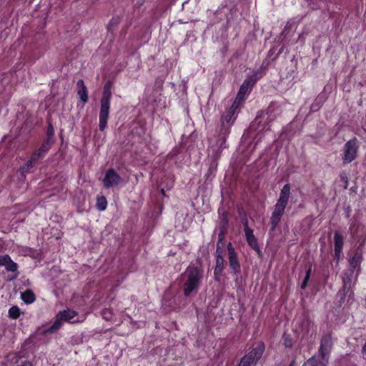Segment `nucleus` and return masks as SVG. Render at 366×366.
<instances>
[{
  "label": "nucleus",
  "instance_id": "obj_10",
  "mask_svg": "<svg viewBox=\"0 0 366 366\" xmlns=\"http://www.w3.org/2000/svg\"><path fill=\"white\" fill-rule=\"evenodd\" d=\"M265 350V345L264 342L259 341L257 345L252 348L249 352H247L244 356L254 362L255 365L258 363L259 360L262 358L264 352Z\"/></svg>",
  "mask_w": 366,
  "mask_h": 366
},
{
  "label": "nucleus",
  "instance_id": "obj_12",
  "mask_svg": "<svg viewBox=\"0 0 366 366\" xmlns=\"http://www.w3.org/2000/svg\"><path fill=\"white\" fill-rule=\"evenodd\" d=\"M254 86V85H253L249 80L245 79L242 85L240 86L237 97L234 102L241 105L242 103L245 100L246 94H247L252 91Z\"/></svg>",
  "mask_w": 366,
  "mask_h": 366
},
{
  "label": "nucleus",
  "instance_id": "obj_31",
  "mask_svg": "<svg viewBox=\"0 0 366 366\" xmlns=\"http://www.w3.org/2000/svg\"><path fill=\"white\" fill-rule=\"evenodd\" d=\"M96 207L99 211H104L107 207V198L103 195L97 197Z\"/></svg>",
  "mask_w": 366,
  "mask_h": 366
},
{
  "label": "nucleus",
  "instance_id": "obj_23",
  "mask_svg": "<svg viewBox=\"0 0 366 366\" xmlns=\"http://www.w3.org/2000/svg\"><path fill=\"white\" fill-rule=\"evenodd\" d=\"M21 252L24 254V255L29 256L35 259H41V252L40 249L24 247L21 249Z\"/></svg>",
  "mask_w": 366,
  "mask_h": 366
},
{
  "label": "nucleus",
  "instance_id": "obj_19",
  "mask_svg": "<svg viewBox=\"0 0 366 366\" xmlns=\"http://www.w3.org/2000/svg\"><path fill=\"white\" fill-rule=\"evenodd\" d=\"M77 86V94L81 99V101L85 104L88 102V92L87 88L85 86V84L83 79H79L76 83Z\"/></svg>",
  "mask_w": 366,
  "mask_h": 366
},
{
  "label": "nucleus",
  "instance_id": "obj_18",
  "mask_svg": "<svg viewBox=\"0 0 366 366\" xmlns=\"http://www.w3.org/2000/svg\"><path fill=\"white\" fill-rule=\"evenodd\" d=\"M329 360L318 355H313L310 357L302 366H327Z\"/></svg>",
  "mask_w": 366,
  "mask_h": 366
},
{
  "label": "nucleus",
  "instance_id": "obj_48",
  "mask_svg": "<svg viewBox=\"0 0 366 366\" xmlns=\"http://www.w3.org/2000/svg\"><path fill=\"white\" fill-rule=\"evenodd\" d=\"M274 53V51H273V49H271L269 52H268V54L269 56H271Z\"/></svg>",
  "mask_w": 366,
  "mask_h": 366
},
{
  "label": "nucleus",
  "instance_id": "obj_40",
  "mask_svg": "<svg viewBox=\"0 0 366 366\" xmlns=\"http://www.w3.org/2000/svg\"><path fill=\"white\" fill-rule=\"evenodd\" d=\"M224 237H225V234L224 233V232L222 231H220L218 234V242H217V249H216V253H218L219 251H222V249H221V247L219 246V244H223V241L224 239Z\"/></svg>",
  "mask_w": 366,
  "mask_h": 366
},
{
  "label": "nucleus",
  "instance_id": "obj_50",
  "mask_svg": "<svg viewBox=\"0 0 366 366\" xmlns=\"http://www.w3.org/2000/svg\"><path fill=\"white\" fill-rule=\"evenodd\" d=\"M305 274H311V269H308L306 271Z\"/></svg>",
  "mask_w": 366,
  "mask_h": 366
},
{
  "label": "nucleus",
  "instance_id": "obj_28",
  "mask_svg": "<svg viewBox=\"0 0 366 366\" xmlns=\"http://www.w3.org/2000/svg\"><path fill=\"white\" fill-rule=\"evenodd\" d=\"M352 236L353 237H355L356 240L357 241L359 245L356 250L362 251L363 247L366 244V232H363L360 234H357L355 236V232H352Z\"/></svg>",
  "mask_w": 366,
  "mask_h": 366
},
{
  "label": "nucleus",
  "instance_id": "obj_46",
  "mask_svg": "<svg viewBox=\"0 0 366 366\" xmlns=\"http://www.w3.org/2000/svg\"><path fill=\"white\" fill-rule=\"evenodd\" d=\"M310 277V276H305V279L302 281V285H301L302 289H305L307 287Z\"/></svg>",
  "mask_w": 366,
  "mask_h": 366
},
{
  "label": "nucleus",
  "instance_id": "obj_21",
  "mask_svg": "<svg viewBox=\"0 0 366 366\" xmlns=\"http://www.w3.org/2000/svg\"><path fill=\"white\" fill-rule=\"evenodd\" d=\"M77 312L74 310H64L58 312L57 317L64 322H70L73 318L77 316Z\"/></svg>",
  "mask_w": 366,
  "mask_h": 366
},
{
  "label": "nucleus",
  "instance_id": "obj_33",
  "mask_svg": "<svg viewBox=\"0 0 366 366\" xmlns=\"http://www.w3.org/2000/svg\"><path fill=\"white\" fill-rule=\"evenodd\" d=\"M53 144L54 143L52 142H49L48 139H44L38 149L46 155Z\"/></svg>",
  "mask_w": 366,
  "mask_h": 366
},
{
  "label": "nucleus",
  "instance_id": "obj_4",
  "mask_svg": "<svg viewBox=\"0 0 366 366\" xmlns=\"http://www.w3.org/2000/svg\"><path fill=\"white\" fill-rule=\"evenodd\" d=\"M360 149V142L357 137L350 139L343 146L342 161L343 165H347L355 161L357 157Z\"/></svg>",
  "mask_w": 366,
  "mask_h": 366
},
{
  "label": "nucleus",
  "instance_id": "obj_43",
  "mask_svg": "<svg viewBox=\"0 0 366 366\" xmlns=\"http://www.w3.org/2000/svg\"><path fill=\"white\" fill-rule=\"evenodd\" d=\"M102 315L103 318L107 320H111L112 317V313L111 312L109 309H104L102 311Z\"/></svg>",
  "mask_w": 366,
  "mask_h": 366
},
{
  "label": "nucleus",
  "instance_id": "obj_35",
  "mask_svg": "<svg viewBox=\"0 0 366 366\" xmlns=\"http://www.w3.org/2000/svg\"><path fill=\"white\" fill-rule=\"evenodd\" d=\"M61 322H62V320H60L59 318H58V317L56 316V320L46 330V332L54 333V332H56L57 330H59L61 328V325H62Z\"/></svg>",
  "mask_w": 366,
  "mask_h": 366
},
{
  "label": "nucleus",
  "instance_id": "obj_39",
  "mask_svg": "<svg viewBox=\"0 0 366 366\" xmlns=\"http://www.w3.org/2000/svg\"><path fill=\"white\" fill-rule=\"evenodd\" d=\"M241 222H242V224H243V227H244V234L247 233L248 232L253 231L249 227L248 219H247V215L245 214H244V215L241 217Z\"/></svg>",
  "mask_w": 366,
  "mask_h": 366
},
{
  "label": "nucleus",
  "instance_id": "obj_17",
  "mask_svg": "<svg viewBox=\"0 0 366 366\" xmlns=\"http://www.w3.org/2000/svg\"><path fill=\"white\" fill-rule=\"evenodd\" d=\"M5 267L8 272H14L17 270L18 264L14 262L9 254L0 255V267Z\"/></svg>",
  "mask_w": 366,
  "mask_h": 366
},
{
  "label": "nucleus",
  "instance_id": "obj_30",
  "mask_svg": "<svg viewBox=\"0 0 366 366\" xmlns=\"http://www.w3.org/2000/svg\"><path fill=\"white\" fill-rule=\"evenodd\" d=\"M36 164H37V163L33 161L32 158L30 157L29 159L20 167V170L23 174L29 173L30 169Z\"/></svg>",
  "mask_w": 366,
  "mask_h": 366
},
{
  "label": "nucleus",
  "instance_id": "obj_29",
  "mask_svg": "<svg viewBox=\"0 0 366 366\" xmlns=\"http://www.w3.org/2000/svg\"><path fill=\"white\" fill-rule=\"evenodd\" d=\"M264 76L262 72L259 71L258 69H255L252 71V74L248 76L246 79L249 80L253 85H255L257 81L262 79Z\"/></svg>",
  "mask_w": 366,
  "mask_h": 366
},
{
  "label": "nucleus",
  "instance_id": "obj_11",
  "mask_svg": "<svg viewBox=\"0 0 366 366\" xmlns=\"http://www.w3.org/2000/svg\"><path fill=\"white\" fill-rule=\"evenodd\" d=\"M202 276H188V279L183 285L184 295L186 297L190 296L191 293L197 290Z\"/></svg>",
  "mask_w": 366,
  "mask_h": 366
},
{
  "label": "nucleus",
  "instance_id": "obj_24",
  "mask_svg": "<svg viewBox=\"0 0 366 366\" xmlns=\"http://www.w3.org/2000/svg\"><path fill=\"white\" fill-rule=\"evenodd\" d=\"M222 251H219L218 253H216V267L214 269V274H218L223 271L224 267L225 261L222 257Z\"/></svg>",
  "mask_w": 366,
  "mask_h": 366
},
{
  "label": "nucleus",
  "instance_id": "obj_47",
  "mask_svg": "<svg viewBox=\"0 0 366 366\" xmlns=\"http://www.w3.org/2000/svg\"><path fill=\"white\" fill-rule=\"evenodd\" d=\"M9 277L7 279V280L11 281V280H14V279H16L17 276L14 275V276H9Z\"/></svg>",
  "mask_w": 366,
  "mask_h": 366
},
{
  "label": "nucleus",
  "instance_id": "obj_16",
  "mask_svg": "<svg viewBox=\"0 0 366 366\" xmlns=\"http://www.w3.org/2000/svg\"><path fill=\"white\" fill-rule=\"evenodd\" d=\"M244 234H245L246 241H247L248 245L256 252L259 258H262L263 254L259 248L257 239L254 235L253 231L248 232L247 233H246Z\"/></svg>",
  "mask_w": 366,
  "mask_h": 366
},
{
  "label": "nucleus",
  "instance_id": "obj_13",
  "mask_svg": "<svg viewBox=\"0 0 366 366\" xmlns=\"http://www.w3.org/2000/svg\"><path fill=\"white\" fill-rule=\"evenodd\" d=\"M344 246V237L338 231L334 232V257L339 261L342 254Z\"/></svg>",
  "mask_w": 366,
  "mask_h": 366
},
{
  "label": "nucleus",
  "instance_id": "obj_1",
  "mask_svg": "<svg viewBox=\"0 0 366 366\" xmlns=\"http://www.w3.org/2000/svg\"><path fill=\"white\" fill-rule=\"evenodd\" d=\"M241 105L233 102L232 105L227 109L220 117V122L218 126V141L220 142L219 147L224 148L227 139L231 132V128L234 125Z\"/></svg>",
  "mask_w": 366,
  "mask_h": 366
},
{
  "label": "nucleus",
  "instance_id": "obj_9",
  "mask_svg": "<svg viewBox=\"0 0 366 366\" xmlns=\"http://www.w3.org/2000/svg\"><path fill=\"white\" fill-rule=\"evenodd\" d=\"M228 251V259L229 267L234 274L239 273L240 271V263L237 257V254L235 252L231 242H229L227 246Z\"/></svg>",
  "mask_w": 366,
  "mask_h": 366
},
{
  "label": "nucleus",
  "instance_id": "obj_3",
  "mask_svg": "<svg viewBox=\"0 0 366 366\" xmlns=\"http://www.w3.org/2000/svg\"><path fill=\"white\" fill-rule=\"evenodd\" d=\"M112 81L108 80L103 86L102 96L100 99V112L99 115V129L101 132H104L107 126L111 100L112 97Z\"/></svg>",
  "mask_w": 366,
  "mask_h": 366
},
{
  "label": "nucleus",
  "instance_id": "obj_14",
  "mask_svg": "<svg viewBox=\"0 0 366 366\" xmlns=\"http://www.w3.org/2000/svg\"><path fill=\"white\" fill-rule=\"evenodd\" d=\"M362 259V251L356 250L349 259L350 270L352 274L356 272V274H358Z\"/></svg>",
  "mask_w": 366,
  "mask_h": 366
},
{
  "label": "nucleus",
  "instance_id": "obj_5",
  "mask_svg": "<svg viewBox=\"0 0 366 366\" xmlns=\"http://www.w3.org/2000/svg\"><path fill=\"white\" fill-rule=\"evenodd\" d=\"M333 347V341L330 332L325 333L320 340V345L318 349V354L322 357L329 360Z\"/></svg>",
  "mask_w": 366,
  "mask_h": 366
},
{
  "label": "nucleus",
  "instance_id": "obj_8",
  "mask_svg": "<svg viewBox=\"0 0 366 366\" xmlns=\"http://www.w3.org/2000/svg\"><path fill=\"white\" fill-rule=\"evenodd\" d=\"M122 181L119 174L113 168L109 169L104 174L102 182L107 189L118 186Z\"/></svg>",
  "mask_w": 366,
  "mask_h": 366
},
{
  "label": "nucleus",
  "instance_id": "obj_22",
  "mask_svg": "<svg viewBox=\"0 0 366 366\" xmlns=\"http://www.w3.org/2000/svg\"><path fill=\"white\" fill-rule=\"evenodd\" d=\"M312 325V321L310 318L309 315L307 312H304L302 316V320L300 322V328L302 332L305 334H308Z\"/></svg>",
  "mask_w": 366,
  "mask_h": 366
},
{
  "label": "nucleus",
  "instance_id": "obj_36",
  "mask_svg": "<svg viewBox=\"0 0 366 366\" xmlns=\"http://www.w3.org/2000/svg\"><path fill=\"white\" fill-rule=\"evenodd\" d=\"M283 345L287 348H291L293 346V339L291 335L285 332L282 335Z\"/></svg>",
  "mask_w": 366,
  "mask_h": 366
},
{
  "label": "nucleus",
  "instance_id": "obj_26",
  "mask_svg": "<svg viewBox=\"0 0 366 366\" xmlns=\"http://www.w3.org/2000/svg\"><path fill=\"white\" fill-rule=\"evenodd\" d=\"M21 298L27 305L31 304L36 300L35 294L31 290L21 292Z\"/></svg>",
  "mask_w": 366,
  "mask_h": 366
},
{
  "label": "nucleus",
  "instance_id": "obj_7",
  "mask_svg": "<svg viewBox=\"0 0 366 366\" xmlns=\"http://www.w3.org/2000/svg\"><path fill=\"white\" fill-rule=\"evenodd\" d=\"M268 112L261 111L258 112L254 120L250 124V129L257 132H260L266 129L269 124L268 121Z\"/></svg>",
  "mask_w": 366,
  "mask_h": 366
},
{
  "label": "nucleus",
  "instance_id": "obj_2",
  "mask_svg": "<svg viewBox=\"0 0 366 366\" xmlns=\"http://www.w3.org/2000/svg\"><path fill=\"white\" fill-rule=\"evenodd\" d=\"M291 197V185L287 183L285 184L280 190L279 198L274 204V208L272 212L269 223L270 231L273 232L276 229L282 217L285 214V209Z\"/></svg>",
  "mask_w": 366,
  "mask_h": 366
},
{
  "label": "nucleus",
  "instance_id": "obj_45",
  "mask_svg": "<svg viewBox=\"0 0 366 366\" xmlns=\"http://www.w3.org/2000/svg\"><path fill=\"white\" fill-rule=\"evenodd\" d=\"M145 0H133L134 7L136 9L140 8L144 3Z\"/></svg>",
  "mask_w": 366,
  "mask_h": 366
},
{
  "label": "nucleus",
  "instance_id": "obj_51",
  "mask_svg": "<svg viewBox=\"0 0 366 366\" xmlns=\"http://www.w3.org/2000/svg\"><path fill=\"white\" fill-rule=\"evenodd\" d=\"M295 360H292L288 366H295Z\"/></svg>",
  "mask_w": 366,
  "mask_h": 366
},
{
  "label": "nucleus",
  "instance_id": "obj_53",
  "mask_svg": "<svg viewBox=\"0 0 366 366\" xmlns=\"http://www.w3.org/2000/svg\"><path fill=\"white\" fill-rule=\"evenodd\" d=\"M282 52V49L280 50V51L278 52V55L280 54Z\"/></svg>",
  "mask_w": 366,
  "mask_h": 366
},
{
  "label": "nucleus",
  "instance_id": "obj_41",
  "mask_svg": "<svg viewBox=\"0 0 366 366\" xmlns=\"http://www.w3.org/2000/svg\"><path fill=\"white\" fill-rule=\"evenodd\" d=\"M255 365H256L254 362H252V361H250L249 360L246 358L244 356H243L240 359V361H239V364L237 365V366H255Z\"/></svg>",
  "mask_w": 366,
  "mask_h": 366
},
{
  "label": "nucleus",
  "instance_id": "obj_6",
  "mask_svg": "<svg viewBox=\"0 0 366 366\" xmlns=\"http://www.w3.org/2000/svg\"><path fill=\"white\" fill-rule=\"evenodd\" d=\"M357 281V276H343L342 277V288L341 291L349 293V297L347 298V303L352 304L355 298L354 287Z\"/></svg>",
  "mask_w": 366,
  "mask_h": 366
},
{
  "label": "nucleus",
  "instance_id": "obj_27",
  "mask_svg": "<svg viewBox=\"0 0 366 366\" xmlns=\"http://www.w3.org/2000/svg\"><path fill=\"white\" fill-rule=\"evenodd\" d=\"M337 297L339 298L337 300V306L341 307L345 305H350L351 304L347 303V298L349 297V293L339 290L337 294Z\"/></svg>",
  "mask_w": 366,
  "mask_h": 366
},
{
  "label": "nucleus",
  "instance_id": "obj_49",
  "mask_svg": "<svg viewBox=\"0 0 366 366\" xmlns=\"http://www.w3.org/2000/svg\"><path fill=\"white\" fill-rule=\"evenodd\" d=\"M161 194H162V196L166 197V193L164 189H161Z\"/></svg>",
  "mask_w": 366,
  "mask_h": 366
},
{
  "label": "nucleus",
  "instance_id": "obj_15",
  "mask_svg": "<svg viewBox=\"0 0 366 366\" xmlns=\"http://www.w3.org/2000/svg\"><path fill=\"white\" fill-rule=\"evenodd\" d=\"M6 358L9 362V366H34L31 361L16 354H9Z\"/></svg>",
  "mask_w": 366,
  "mask_h": 366
},
{
  "label": "nucleus",
  "instance_id": "obj_38",
  "mask_svg": "<svg viewBox=\"0 0 366 366\" xmlns=\"http://www.w3.org/2000/svg\"><path fill=\"white\" fill-rule=\"evenodd\" d=\"M46 155L37 149L31 155L33 161H35L37 164Z\"/></svg>",
  "mask_w": 366,
  "mask_h": 366
},
{
  "label": "nucleus",
  "instance_id": "obj_42",
  "mask_svg": "<svg viewBox=\"0 0 366 366\" xmlns=\"http://www.w3.org/2000/svg\"><path fill=\"white\" fill-rule=\"evenodd\" d=\"M340 178L341 182H342L344 183V188L347 189L349 185V180H348V177H347L346 172H342L340 174Z\"/></svg>",
  "mask_w": 366,
  "mask_h": 366
},
{
  "label": "nucleus",
  "instance_id": "obj_34",
  "mask_svg": "<svg viewBox=\"0 0 366 366\" xmlns=\"http://www.w3.org/2000/svg\"><path fill=\"white\" fill-rule=\"evenodd\" d=\"M8 313L9 318L16 320L20 317L21 312L19 307L12 306L9 308Z\"/></svg>",
  "mask_w": 366,
  "mask_h": 366
},
{
  "label": "nucleus",
  "instance_id": "obj_37",
  "mask_svg": "<svg viewBox=\"0 0 366 366\" xmlns=\"http://www.w3.org/2000/svg\"><path fill=\"white\" fill-rule=\"evenodd\" d=\"M54 129L51 123H49L46 130V137L44 139H48L49 142L54 143Z\"/></svg>",
  "mask_w": 366,
  "mask_h": 366
},
{
  "label": "nucleus",
  "instance_id": "obj_25",
  "mask_svg": "<svg viewBox=\"0 0 366 366\" xmlns=\"http://www.w3.org/2000/svg\"><path fill=\"white\" fill-rule=\"evenodd\" d=\"M202 272V265L199 262L196 261L192 263L183 274H201Z\"/></svg>",
  "mask_w": 366,
  "mask_h": 366
},
{
  "label": "nucleus",
  "instance_id": "obj_20",
  "mask_svg": "<svg viewBox=\"0 0 366 366\" xmlns=\"http://www.w3.org/2000/svg\"><path fill=\"white\" fill-rule=\"evenodd\" d=\"M218 162L216 159L212 160L209 169L204 175L205 183L211 182L213 178L216 176Z\"/></svg>",
  "mask_w": 366,
  "mask_h": 366
},
{
  "label": "nucleus",
  "instance_id": "obj_44",
  "mask_svg": "<svg viewBox=\"0 0 366 366\" xmlns=\"http://www.w3.org/2000/svg\"><path fill=\"white\" fill-rule=\"evenodd\" d=\"M268 64H269L268 61L267 60H264L262 61L261 66H259V68H258L257 69L259 71H260L261 72H262L263 74L264 75L265 74V71L267 69Z\"/></svg>",
  "mask_w": 366,
  "mask_h": 366
},
{
  "label": "nucleus",
  "instance_id": "obj_52",
  "mask_svg": "<svg viewBox=\"0 0 366 366\" xmlns=\"http://www.w3.org/2000/svg\"><path fill=\"white\" fill-rule=\"evenodd\" d=\"M215 280L217 281H220L219 276L215 275Z\"/></svg>",
  "mask_w": 366,
  "mask_h": 366
},
{
  "label": "nucleus",
  "instance_id": "obj_32",
  "mask_svg": "<svg viewBox=\"0 0 366 366\" xmlns=\"http://www.w3.org/2000/svg\"><path fill=\"white\" fill-rule=\"evenodd\" d=\"M120 21H121L120 16H113L110 19V21L107 25V30L109 31L112 32L115 29V28L119 24Z\"/></svg>",
  "mask_w": 366,
  "mask_h": 366
}]
</instances>
